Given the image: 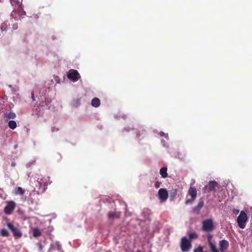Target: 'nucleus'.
I'll list each match as a JSON object with an SVG mask.
<instances>
[{
    "instance_id": "nucleus-16",
    "label": "nucleus",
    "mask_w": 252,
    "mask_h": 252,
    "mask_svg": "<svg viewBox=\"0 0 252 252\" xmlns=\"http://www.w3.org/2000/svg\"><path fill=\"white\" fill-rule=\"evenodd\" d=\"M32 235L34 237H38L41 235L40 230L37 227H34L32 229Z\"/></svg>"
},
{
    "instance_id": "nucleus-6",
    "label": "nucleus",
    "mask_w": 252,
    "mask_h": 252,
    "mask_svg": "<svg viewBox=\"0 0 252 252\" xmlns=\"http://www.w3.org/2000/svg\"><path fill=\"white\" fill-rule=\"evenodd\" d=\"M67 77L74 82H76L81 77L78 72L74 69L70 70L67 74Z\"/></svg>"
},
{
    "instance_id": "nucleus-37",
    "label": "nucleus",
    "mask_w": 252,
    "mask_h": 252,
    "mask_svg": "<svg viewBox=\"0 0 252 252\" xmlns=\"http://www.w3.org/2000/svg\"><path fill=\"white\" fill-rule=\"evenodd\" d=\"M32 98L34 99L33 94H32Z\"/></svg>"
},
{
    "instance_id": "nucleus-41",
    "label": "nucleus",
    "mask_w": 252,
    "mask_h": 252,
    "mask_svg": "<svg viewBox=\"0 0 252 252\" xmlns=\"http://www.w3.org/2000/svg\"><path fill=\"white\" fill-rule=\"evenodd\" d=\"M2 0H0V1H1Z\"/></svg>"
},
{
    "instance_id": "nucleus-2",
    "label": "nucleus",
    "mask_w": 252,
    "mask_h": 252,
    "mask_svg": "<svg viewBox=\"0 0 252 252\" xmlns=\"http://www.w3.org/2000/svg\"><path fill=\"white\" fill-rule=\"evenodd\" d=\"M6 226L11 231L15 239H20L22 237L23 233L20 229L17 227L15 226L12 223L7 222Z\"/></svg>"
},
{
    "instance_id": "nucleus-39",
    "label": "nucleus",
    "mask_w": 252,
    "mask_h": 252,
    "mask_svg": "<svg viewBox=\"0 0 252 252\" xmlns=\"http://www.w3.org/2000/svg\"><path fill=\"white\" fill-rule=\"evenodd\" d=\"M236 212L238 213L239 212V210L236 211Z\"/></svg>"
},
{
    "instance_id": "nucleus-25",
    "label": "nucleus",
    "mask_w": 252,
    "mask_h": 252,
    "mask_svg": "<svg viewBox=\"0 0 252 252\" xmlns=\"http://www.w3.org/2000/svg\"><path fill=\"white\" fill-rule=\"evenodd\" d=\"M7 117L9 119H14L16 117V114L14 112H10L8 113Z\"/></svg>"
},
{
    "instance_id": "nucleus-31",
    "label": "nucleus",
    "mask_w": 252,
    "mask_h": 252,
    "mask_svg": "<svg viewBox=\"0 0 252 252\" xmlns=\"http://www.w3.org/2000/svg\"><path fill=\"white\" fill-rule=\"evenodd\" d=\"M160 183L158 182H157V183H156V184H155V187L156 188H158L159 187H160Z\"/></svg>"
},
{
    "instance_id": "nucleus-8",
    "label": "nucleus",
    "mask_w": 252,
    "mask_h": 252,
    "mask_svg": "<svg viewBox=\"0 0 252 252\" xmlns=\"http://www.w3.org/2000/svg\"><path fill=\"white\" fill-rule=\"evenodd\" d=\"M16 207V204L13 201H10L7 205L4 207V213L7 215H10L12 213L13 210Z\"/></svg>"
},
{
    "instance_id": "nucleus-20",
    "label": "nucleus",
    "mask_w": 252,
    "mask_h": 252,
    "mask_svg": "<svg viewBox=\"0 0 252 252\" xmlns=\"http://www.w3.org/2000/svg\"><path fill=\"white\" fill-rule=\"evenodd\" d=\"M10 3L12 6H15L18 7L21 6L22 4L20 2V0H10Z\"/></svg>"
},
{
    "instance_id": "nucleus-30",
    "label": "nucleus",
    "mask_w": 252,
    "mask_h": 252,
    "mask_svg": "<svg viewBox=\"0 0 252 252\" xmlns=\"http://www.w3.org/2000/svg\"><path fill=\"white\" fill-rule=\"evenodd\" d=\"M37 184L38 185H36V187H38L39 188V189L42 186V184L41 183V181H38V180L37 181Z\"/></svg>"
},
{
    "instance_id": "nucleus-28",
    "label": "nucleus",
    "mask_w": 252,
    "mask_h": 252,
    "mask_svg": "<svg viewBox=\"0 0 252 252\" xmlns=\"http://www.w3.org/2000/svg\"><path fill=\"white\" fill-rule=\"evenodd\" d=\"M176 193V189H173L172 190H171L170 192L171 196L173 197L175 196Z\"/></svg>"
},
{
    "instance_id": "nucleus-29",
    "label": "nucleus",
    "mask_w": 252,
    "mask_h": 252,
    "mask_svg": "<svg viewBox=\"0 0 252 252\" xmlns=\"http://www.w3.org/2000/svg\"><path fill=\"white\" fill-rule=\"evenodd\" d=\"M212 238V235L211 234H208L207 235V239H208V243L210 244V242H211V239Z\"/></svg>"
},
{
    "instance_id": "nucleus-4",
    "label": "nucleus",
    "mask_w": 252,
    "mask_h": 252,
    "mask_svg": "<svg viewBox=\"0 0 252 252\" xmlns=\"http://www.w3.org/2000/svg\"><path fill=\"white\" fill-rule=\"evenodd\" d=\"M248 219V217L247 214L244 211H242L237 219L238 226L241 228H244Z\"/></svg>"
},
{
    "instance_id": "nucleus-33",
    "label": "nucleus",
    "mask_w": 252,
    "mask_h": 252,
    "mask_svg": "<svg viewBox=\"0 0 252 252\" xmlns=\"http://www.w3.org/2000/svg\"><path fill=\"white\" fill-rule=\"evenodd\" d=\"M16 165V163L15 162H12L11 163V166H15Z\"/></svg>"
},
{
    "instance_id": "nucleus-18",
    "label": "nucleus",
    "mask_w": 252,
    "mask_h": 252,
    "mask_svg": "<svg viewBox=\"0 0 252 252\" xmlns=\"http://www.w3.org/2000/svg\"><path fill=\"white\" fill-rule=\"evenodd\" d=\"M8 126L12 129H14L16 127L17 124L15 121L11 120L8 122Z\"/></svg>"
},
{
    "instance_id": "nucleus-3",
    "label": "nucleus",
    "mask_w": 252,
    "mask_h": 252,
    "mask_svg": "<svg viewBox=\"0 0 252 252\" xmlns=\"http://www.w3.org/2000/svg\"><path fill=\"white\" fill-rule=\"evenodd\" d=\"M180 247L183 252H188L191 247V242L186 237H183L181 238Z\"/></svg>"
},
{
    "instance_id": "nucleus-7",
    "label": "nucleus",
    "mask_w": 252,
    "mask_h": 252,
    "mask_svg": "<svg viewBox=\"0 0 252 252\" xmlns=\"http://www.w3.org/2000/svg\"><path fill=\"white\" fill-rule=\"evenodd\" d=\"M158 195L160 201L163 202L166 201L168 194L166 189H160L158 191Z\"/></svg>"
},
{
    "instance_id": "nucleus-15",
    "label": "nucleus",
    "mask_w": 252,
    "mask_h": 252,
    "mask_svg": "<svg viewBox=\"0 0 252 252\" xmlns=\"http://www.w3.org/2000/svg\"><path fill=\"white\" fill-rule=\"evenodd\" d=\"M167 168L165 167H162L159 170V174L163 178H166L168 176L167 173Z\"/></svg>"
},
{
    "instance_id": "nucleus-32",
    "label": "nucleus",
    "mask_w": 252,
    "mask_h": 252,
    "mask_svg": "<svg viewBox=\"0 0 252 252\" xmlns=\"http://www.w3.org/2000/svg\"><path fill=\"white\" fill-rule=\"evenodd\" d=\"M38 245H39V249L40 250H42V248H43V246L42 245V244L40 243H38Z\"/></svg>"
},
{
    "instance_id": "nucleus-24",
    "label": "nucleus",
    "mask_w": 252,
    "mask_h": 252,
    "mask_svg": "<svg viewBox=\"0 0 252 252\" xmlns=\"http://www.w3.org/2000/svg\"><path fill=\"white\" fill-rule=\"evenodd\" d=\"M193 252H207V251L203 252V247L199 246L197 248L193 250Z\"/></svg>"
},
{
    "instance_id": "nucleus-38",
    "label": "nucleus",
    "mask_w": 252,
    "mask_h": 252,
    "mask_svg": "<svg viewBox=\"0 0 252 252\" xmlns=\"http://www.w3.org/2000/svg\"><path fill=\"white\" fill-rule=\"evenodd\" d=\"M236 212L238 213L239 212V210L236 211Z\"/></svg>"
},
{
    "instance_id": "nucleus-10",
    "label": "nucleus",
    "mask_w": 252,
    "mask_h": 252,
    "mask_svg": "<svg viewBox=\"0 0 252 252\" xmlns=\"http://www.w3.org/2000/svg\"><path fill=\"white\" fill-rule=\"evenodd\" d=\"M229 246V243L227 240H222L219 242V247L220 252H224Z\"/></svg>"
},
{
    "instance_id": "nucleus-5",
    "label": "nucleus",
    "mask_w": 252,
    "mask_h": 252,
    "mask_svg": "<svg viewBox=\"0 0 252 252\" xmlns=\"http://www.w3.org/2000/svg\"><path fill=\"white\" fill-rule=\"evenodd\" d=\"M26 15V12L23 10L21 6H19L16 9H14L11 12V16L15 19H21L23 16Z\"/></svg>"
},
{
    "instance_id": "nucleus-22",
    "label": "nucleus",
    "mask_w": 252,
    "mask_h": 252,
    "mask_svg": "<svg viewBox=\"0 0 252 252\" xmlns=\"http://www.w3.org/2000/svg\"><path fill=\"white\" fill-rule=\"evenodd\" d=\"M8 26H10V24L8 22L6 21L3 23L1 25V29L2 31H6L8 29Z\"/></svg>"
},
{
    "instance_id": "nucleus-34",
    "label": "nucleus",
    "mask_w": 252,
    "mask_h": 252,
    "mask_svg": "<svg viewBox=\"0 0 252 252\" xmlns=\"http://www.w3.org/2000/svg\"><path fill=\"white\" fill-rule=\"evenodd\" d=\"M160 136H163L164 135V133L163 132H160Z\"/></svg>"
},
{
    "instance_id": "nucleus-26",
    "label": "nucleus",
    "mask_w": 252,
    "mask_h": 252,
    "mask_svg": "<svg viewBox=\"0 0 252 252\" xmlns=\"http://www.w3.org/2000/svg\"><path fill=\"white\" fill-rule=\"evenodd\" d=\"M195 199H194L193 198L191 197V198L186 200V201H185V204H192Z\"/></svg>"
},
{
    "instance_id": "nucleus-19",
    "label": "nucleus",
    "mask_w": 252,
    "mask_h": 252,
    "mask_svg": "<svg viewBox=\"0 0 252 252\" xmlns=\"http://www.w3.org/2000/svg\"><path fill=\"white\" fill-rule=\"evenodd\" d=\"M209 245L211 252H219L216 246L212 242H210Z\"/></svg>"
},
{
    "instance_id": "nucleus-12",
    "label": "nucleus",
    "mask_w": 252,
    "mask_h": 252,
    "mask_svg": "<svg viewBox=\"0 0 252 252\" xmlns=\"http://www.w3.org/2000/svg\"><path fill=\"white\" fill-rule=\"evenodd\" d=\"M204 205V202L202 200L199 201L197 206L193 207L192 209L193 212L195 214H199L200 209L203 207Z\"/></svg>"
},
{
    "instance_id": "nucleus-17",
    "label": "nucleus",
    "mask_w": 252,
    "mask_h": 252,
    "mask_svg": "<svg viewBox=\"0 0 252 252\" xmlns=\"http://www.w3.org/2000/svg\"><path fill=\"white\" fill-rule=\"evenodd\" d=\"M188 234L189 237V240L190 241L192 239H197L198 237V234L196 232H188Z\"/></svg>"
},
{
    "instance_id": "nucleus-1",
    "label": "nucleus",
    "mask_w": 252,
    "mask_h": 252,
    "mask_svg": "<svg viewBox=\"0 0 252 252\" xmlns=\"http://www.w3.org/2000/svg\"><path fill=\"white\" fill-rule=\"evenodd\" d=\"M201 229L205 232H212L215 229L213 221L212 219L204 220L202 222Z\"/></svg>"
},
{
    "instance_id": "nucleus-9",
    "label": "nucleus",
    "mask_w": 252,
    "mask_h": 252,
    "mask_svg": "<svg viewBox=\"0 0 252 252\" xmlns=\"http://www.w3.org/2000/svg\"><path fill=\"white\" fill-rule=\"evenodd\" d=\"M219 184L215 181H211L209 182L207 186H205L204 188L208 191H215L216 187H218Z\"/></svg>"
},
{
    "instance_id": "nucleus-36",
    "label": "nucleus",
    "mask_w": 252,
    "mask_h": 252,
    "mask_svg": "<svg viewBox=\"0 0 252 252\" xmlns=\"http://www.w3.org/2000/svg\"><path fill=\"white\" fill-rule=\"evenodd\" d=\"M137 137H140V134H139V133H137Z\"/></svg>"
},
{
    "instance_id": "nucleus-35",
    "label": "nucleus",
    "mask_w": 252,
    "mask_h": 252,
    "mask_svg": "<svg viewBox=\"0 0 252 252\" xmlns=\"http://www.w3.org/2000/svg\"><path fill=\"white\" fill-rule=\"evenodd\" d=\"M142 134H144L145 133V131L144 130H143V129L142 130Z\"/></svg>"
},
{
    "instance_id": "nucleus-40",
    "label": "nucleus",
    "mask_w": 252,
    "mask_h": 252,
    "mask_svg": "<svg viewBox=\"0 0 252 252\" xmlns=\"http://www.w3.org/2000/svg\"><path fill=\"white\" fill-rule=\"evenodd\" d=\"M137 252H139V251H137Z\"/></svg>"
},
{
    "instance_id": "nucleus-13",
    "label": "nucleus",
    "mask_w": 252,
    "mask_h": 252,
    "mask_svg": "<svg viewBox=\"0 0 252 252\" xmlns=\"http://www.w3.org/2000/svg\"><path fill=\"white\" fill-rule=\"evenodd\" d=\"M188 193L191 196V197L195 199L197 196V190L196 188L190 186L189 189Z\"/></svg>"
},
{
    "instance_id": "nucleus-11",
    "label": "nucleus",
    "mask_w": 252,
    "mask_h": 252,
    "mask_svg": "<svg viewBox=\"0 0 252 252\" xmlns=\"http://www.w3.org/2000/svg\"><path fill=\"white\" fill-rule=\"evenodd\" d=\"M120 214L119 212H110L107 214V217L109 219H119L120 217Z\"/></svg>"
},
{
    "instance_id": "nucleus-14",
    "label": "nucleus",
    "mask_w": 252,
    "mask_h": 252,
    "mask_svg": "<svg viewBox=\"0 0 252 252\" xmlns=\"http://www.w3.org/2000/svg\"><path fill=\"white\" fill-rule=\"evenodd\" d=\"M91 105L94 107H98L100 105V101L97 97L94 98L91 101Z\"/></svg>"
},
{
    "instance_id": "nucleus-21",
    "label": "nucleus",
    "mask_w": 252,
    "mask_h": 252,
    "mask_svg": "<svg viewBox=\"0 0 252 252\" xmlns=\"http://www.w3.org/2000/svg\"><path fill=\"white\" fill-rule=\"evenodd\" d=\"M0 234L2 237H8L9 235V232L5 229H2L0 231Z\"/></svg>"
},
{
    "instance_id": "nucleus-27",
    "label": "nucleus",
    "mask_w": 252,
    "mask_h": 252,
    "mask_svg": "<svg viewBox=\"0 0 252 252\" xmlns=\"http://www.w3.org/2000/svg\"><path fill=\"white\" fill-rule=\"evenodd\" d=\"M11 26H12L11 28L10 27V26L8 28L9 29H11L12 30H17L18 28V26L17 24H13L11 25Z\"/></svg>"
},
{
    "instance_id": "nucleus-23",
    "label": "nucleus",
    "mask_w": 252,
    "mask_h": 252,
    "mask_svg": "<svg viewBox=\"0 0 252 252\" xmlns=\"http://www.w3.org/2000/svg\"><path fill=\"white\" fill-rule=\"evenodd\" d=\"M25 193V190L21 187H18L16 189L15 193L16 194H20L21 195H23Z\"/></svg>"
}]
</instances>
